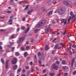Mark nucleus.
Instances as JSON below:
<instances>
[{"mask_svg":"<svg viewBox=\"0 0 76 76\" xmlns=\"http://www.w3.org/2000/svg\"><path fill=\"white\" fill-rule=\"evenodd\" d=\"M15 55L16 56H18L19 55V53L18 52H16L15 53Z\"/></svg>","mask_w":76,"mask_h":76,"instance_id":"obj_22","label":"nucleus"},{"mask_svg":"<svg viewBox=\"0 0 76 76\" xmlns=\"http://www.w3.org/2000/svg\"><path fill=\"white\" fill-rule=\"evenodd\" d=\"M25 68L26 69H29V67L28 66H25Z\"/></svg>","mask_w":76,"mask_h":76,"instance_id":"obj_21","label":"nucleus"},{"mask_svg":"<svg viewBox=\"0 0 76 76\" xmlns=\"http://www.w3.org/2000/svg\"><path fill=\"white\" fill-rule=\"evenodd\" d=\"M47 74H45L44 75V76H47Z\"/></svg>","mask_w":76,"mask_h":76,"instance_id":"obj_61","label":"nucleus"},{"mask_svg":"<svg viewBox=\"0 0 76 76\" xmlns=\"http://www.w3.org/2000/svg\"><path fill=\"white\" fill-rule=\"evenodd\" d=\"M49 29V28H47V29L45 30V32H46V33H48V32Z\"/></svg>","mask_w":76,"mask_h":76,"instance_id":"obj_20","label":"nucleus"},{"mask_svg":"<svg viewBox=\"0 0 76 76\" xmlns=\"http://www.w3.org/2000/svg\"><path fill=\"white\" fill-rule=\"evenodd\" d=\"M4 31V30L1 29L0 30V31H1V32H2V31Z\"/></svg>","mask_w":76,"mask_h":76,"instance_id":"obj_57","label":"nucleus"},{"mask_svg":"<svg viewBox=\"0 0 76 76\" xmlns=\"http://www.w3.org/2000/svg\"><path fill=\"white\" fill-rule=\"evenodd\" d=\"M22 72H23V73H24V72H25V69H23Z\"/></svg>","mask_w":76,"mask_h":76,"instance_id":"obj_49","label":"nucleus"},{"mask_svg":"<svg viewBox=\"0 0 76 76\" xmlns=\"http://www.w3.org/2000/svg\"><path fill=\"white\" fill-rule=\"evenodd\" d=\"M28 54L27 53V52H25L24 54V56L25 57H26V56H27V55Z\"/></svg>","mask_w":76,"mask_h":76,"instance_id":"obj_24","label":"nucleus"},{"mask_svg":"<svg viewBox=\"0 0 76 76\" xmlns=\"http://www.w3.org/2000/svg\"><path fill=\"white\" fill-rule=\"evenodd\" d=\"M52 13H53V11H50L46 15L47 16H50V15H51Z\"/></svg>","mask_w":76,"mask_h":76,"instance_id":"obj_9","label":"nucleus"},{"mask_svg":"<svg viewBox=\"0 0 76 76\" xmlns=\"http://www.w3.org/2000/svg\"><path fill=\"white\" fill-rule=\"evenodd\" d=\"M73 12H71L70 13V15H71V16H72V15H73Z\"/></svg>","mask_w":76,"mask_h":76,"instance_id":"obj_37","label":"nucleus"},{"mask_svg":"<svg viewBox=\"0 0 76 76\" xmlns=\"http://www.w3.org/2000/svg\"><path fill=\"white\" fill-rule=\"evenodd\" d=\"M13 59L14 60L12 61V64H16V62H17V59L16 58H13Z\"/></svg>","mask_w":76,"mask_h":76,"instance_id":"obj_5","label":"nucleus"},{"mask_svg":"<svg viewBox=\"0 0 76 76\" xmlns=\"http://www.w3.org/2000/svg\"><path fill=\"white\" fill-rule=\"evenodd\" d=\"M56 39H55L53 40V42H54V41H56Z\"/></svg>","mask_w":76,"mask_h":76,"instance_id":"obj_60","label":"nucleus"},{"mask_svg":"<svg viewBox=\"0 0 76 76\" xmlns=\"http://www.w3.org/2000/svg\"><path fill=\"white\" fill-rule=\"evenodd\" d=\"M45 49L46 50H47L49 49V47L47 45H46L45 47Z\"/></svg>","mask_w":76,"mask_h":76,"instance_id":"obj_14","label":"nucleus"},{"mask_svg":"<svg viewBox=\"0 0 76 76\" xmlns=\"http://www.w3.org/2000/svg\"><path fill=\"white\" fill-rule=\"evenodd\" d=\"M69 54L70 56H72V53L70 50H69Z\"/></svg>","mask_w":76,"mask_h":76,"instance_id":"obj_31","label":"nucleus"},{"mask_svg":"<svg viewBox=\"0 0 76 76\" xmlns=\"http://www.w3.org/2000/svg\"><path fill=\"white\" fill-rule=\"evenodd\" d=\"M64 3L66 6H68L69 5H72V3L70 1H64Z\"/></svg>","mask_w":76,"mask_h":76,"instance_id":"obj_3","label":"nucleus"},{"mask_svg":"<svg viewBox=\"0 0 76 76\" xmlns=\"http://www.w3.org/2000/svg\"><path fill=\"white\" fill-rule=\"evenodd\" d=\"M21 50H22V51H24V50H25V48H21Z\"/></svg>","mask_w":76,"mask_h":76,"instance_id":"obj_28","label":"nucleus"},{"mask_svg":"<svg viewBox=\"0 0 76 76\" xmlns=\"http://www.w3.org/2000/svg\"><path fill=\"white\" fill-rule=\"evenodd\" d=\"M53 3L54 4H55L56 3V0H53Z\"/></svg>","mask_w":76,"mask_h":76,"instance_id":"obj_29","label":"nucleus"},{"mask_svg":"<svg viewBox=\"0 0 76 76\" xmlns=\"http://www.w3.org/2000/svg\"><path fill=\"white\" fill-rule=\"evenodd\" d=\"M31 72H34V69H32L31 70Z\"/></svg>","mask_w":76,"mask_h":76,"instance_id":"obj_55","label":"nucleus"},{"mask_svg":"<svg viewBox=\"0 0 76 76\" xmlns=\"http://www.w3.org/2000/svg\"><path fill=\"white\" fill-rule=\"evenodd\" d=\"M12 21H13V20L12 19H10L9 20V22H12Z\"/></svg>","mask_w":76,"mask_h":76,"instance_id":"obj_35","label":"nucleus"},{"mask_svg":"<svg viewBox=\"0 0 76 76\" xmlns=\"http://www.w3.org/2000/svg\"><path fill=\"white\" fill-rule=\"evenodd\" d=\"M58 44H57L55 45V47L54 48L55 49V50H56L57 48H58V49H60L61 48V47H58Z\"/></svg>","mask_w":76,"mask_h":76,"instance_id":"obj_6","label":"nucleus"},{"mask_svg":"<svg viewBox=\"0 0 76 76\" xmlns=\"http://www.w3.org/2000/svg\"><path fill=\"white\" fill-rule=\"evenodd\" d=\"M17 31L18 32L19 31V28H18L17 29Z\"/></svg>","mask_w":76,"mask_h":76,"instance_id":"obj_51","label":"nucleus"},{"mask_svg":"<svg viewBox=\"0 0 76 76\" xmlns=\"http://www.w3.org/2000/svg\"><path fill=\"white\" fill-rule=\"evenodd\" d=\"M49 75L50 76H54L55 74H54V73H50Z\"/></svg>","mask_w":76,"mask_h":76,"instance_id":"obj_19","label":"nucleus"},{"mask_svg":"<svg viewBox=\"0 0 76 76\" xmlns=\"http://www.w3.org/2000/svg\"><path fill=\"white\" fill-rule=\"evenodd\" d=\"M37 32H38V29H37L34 31V32H35V33H37Z\"/></svg>","mask_w":76,"mask_h":76,"instance_id":"obj_33","label":"nucleus"},{"mask_svg":"<svg viewBox=\"0 0 76 76\" xmlns=\"http://www.w3.org/2000/svg\"><path fill=\"white\" fill-rule=\"evenodd\" d=\"M10 76H14V75L13 74H11L10 75Z\"/></svg>","mask_w":76,"mask_h":76,"instance_id":"obj_48","label":"nucleus"},{"mask_svg":"<svg viewBox=\"0 0 76 76\" xmlns=\"http://www.w3.org/2000/svg\"><path fill=\"white\" fill-rule=\"evenodd\" d=\"M74 62H75V58H73L72 60V61L71 63V64H72L71 66L72 67H73V63H74Z\"/></svg>","mask_w":76,"mask_h":76,"instance_id":"obj_12","label":"nucleus"},{"mask_svg":"<svg viewBox=\"0 0 76 76\" xmlns=\"http://www.w3.org/2000/svg\"><path fill=\"white\" fill-rule=\"evenodd\" d=\"M64 8L62 7H59L58 10H56L54 12L55 13H58L59 15H63L64 13V11L65 10H64Z\"/></svg>","mask_w":76,"mask_h":76,"instance_id":"obj_1","label":"nucleus"},{"mask_svg":"<svg viewBox=\"0 0 76 76\" xmlns=\"http://www.w3.org/2000/svg\"><path fill=\"white\" fill-rule=\"evenodd\" d=\"M29 28L28 27L26 29V31H25V33H27L28 32V31H29Z\"/></svg>","mask_w":76,"mask_h":76,"instance_id":"obj_15","label":"nucleus"},{"mask_svg":"<svg viewBox=\"0 0 76 76\" xmlns=\"http://www.w3.org/2000/svg\"><path fill=\"white\" fill-rule=\"evenodd\" d=\"M38 56L39 57V58L40 59H42V58H40V57H42V56H41V53H40V52H39L38 54Z\"/></svg>","mask_w":76,"mask_h":76,"instance_id":"obj_11","label":"nucleus"},{"mask_svg":"<svg viewBox=\"0 0 76 76\" xmlns=\"http://www.w3.org/2000/svg\"><path fill=\"white\" fill-rule=\"evenodd\" d=\"M7 13H11V11H7Z\"/></svg>","mask_w":76,"mask_h":76,"instance_id":"obj_47","label":"nucleus"},{"mask_svg":"<svg viewBox=\"0 0 76 76\" xmlns=\"http://www.w3.org/2000/svg\"><path fill=\"white\" fill-rule=\"evenodd\" d=\"M73 47H74V48H75V47H76V45H73Z\"/></svg>","mask_w":76,"mask_h":76,"instance_id":"obj_50","label":"nucleus"},{"mask_svg":"<svg viewBox=\"0 0 76 76\" xmlns=\"http://www.w3.org/2000/svg\"><path fill=\"white\" fill-rule=\"evenodd\" d=\"M32 12V10H31L30 11H29L28 12V14H30L31 13V12Z\"/></svg>","mask_w":76,"mask_h":76,"instance_id":"obj_27","label":"nucleus"},{"mask_svg":"<svg viewBox=\"0 0 76 76\" xmlns=\"http://www.w3.org/2000/svg\"><path fill=\"white\" fill-rule=\"evenodd\" d=\"M66 31H65L62 34L63 35H65L66 34Z\"/></svg>","mask_w":76,"mask_h":76,"instance_id":"obj_41","label":"nucleus"},{"mask_svg":"<svg viewBox=\"0 0 76 76\" xmlns=\"http://www.w3.org/2000/svg\"><path fill=\"white\" fill-rule=\"evenodd\" d=\"M26 43L27 44H28V41H27L26 42Z\"/></svg>","mask_w":76,"mask_h":76,"instance_id":"obj_58","label":"nucleus"},{"mask_svg":"<svg viewBox=\"0 0 76 76\" xmlns=\"http://www.w3.org/2000/svg\"><path fill=\"white\" fill-rule=\"evenodd\" d=\"M21 76H25V74H23L21 75Z\"/></svg>","mask_w":76,"mask_h":76,"instance_id":"obj_52","label":"nucleus"},{"mask_svg":"<svg viewBox=\"0 0 76 76\" xmlns=\"http://www.w3.org/2000/svg\"><path fill=\"white\" fill-rule=\"evenodd\" d=\"M21 71V69L20 68L19 69H18L17 70L18 72H20Z\"/></svg>","mask_w":76,"mask_h":76,"instance_id":"obj_26","label":"nucleus"},{"mask_svg":"<svg viewBox=\"0 0 76 76\" xmlns=\"http://www.w3.org/2000/svg\"><path fill=\"white\" fill-rule=\"evenodd\" d=\"M9 60H7L6 61V69H7L9 67L8 66V62H9Z\"/></svg>","mask_w":76,"mask_h":76,"instance_id":"obj_8","label":"nucleus"},{"mask_svg":"<svg viewBox=\"0 0 76 76\" xmlns=\"http://www.w3.org/2000/svg\"><path fill=\"white\" fill-rule=\"evenodd\" d=\"M14 50H15V47H14L12 48V51H13Z\"/></svg>","mask_w":76,"mask_h":76,"instance_id":"obj_39","label":"nucleus"},{"mask_svg":"<svg viewBox=\"0 0 76 76\" xmlns=\"http://www.w3.org/2000/svg\"><path fill=\"white\" fill-rule=\"evenodd\" d=\"M71 17H70V18L68 19V22H69V21L70 20V19H71Z\"/></svg>","mask_w":76,"mask_h":76,"instance_id":"obj_36","label":"nucleus"},{"mask_svg":"<svg viewBox=\"0 0 76 76\" xmlns=\"http://www.w3.org/2000/svg\"><path fill=\"white\" fill-rule=\"evenodd\" d=\"M42 11L43 12H46V11H47V10L45 9V8H44V7H43L42 8Z\"/></svg>","mask_w":76,"mask_h":76,"instance_id":"obj_17","label":"nucleus"},{"mask_svg":"<svg viewBox=\"0 0 76 76\" xmlns=\"http://www.w3.org/2000/svg\"><path fill=\"white\" fill-rule=\"evenodd\" d=\"M64 75L65 76H67V73H65L64 74Z\"/></svg>","mask_w":76,"mask_h":76,"instance_id":"obj_45","label":"nucleus"},{"mask_svg":"<svg viewBox=\"0 0 76 76\" xmlns=\"http://www.w3.org/2000/svg\"><path fill=\"white\" fill-rule=\"evenodd\" d=\"M1 61L2 63H3V64H4V60H3V59L1 58Z\"/></svg>","mask_w":76,"mask_h":76,"instance_id":"obj_23","label":"nucleus"},{"mask_svg":"<svg viewBox=\"0 0 76 76\" xmlns=\"http://www.w3.org/2000/svg\"><path fill=\"white\" fill-rule=\"evenodd\" d=\"M3 48L1 46H0V49H2Z\"/></svg>","mask_w":76,"mask_h":76,"instance_id":"obj_56","label":"nucleus"},{"mask_svg":"<svg viewBox=\"0 0 76 76\" xmlns=\"http://www.w3.org/2000/svg\"><path fill=\"white\" fill-rule=\"evenodd\" d=\"M75 18V15H73L72 17H71V19H73Z\"/></svg>","mask_w":76,"mask_h":76,"instance_id":"obj_42","label":"nucleus"},{"mask_svg":"<svg viewBox=\"0 0 76 76\" xmlns=\"http://www.w3.org/2000/svg\"><path fill=\"white\" fill-rule=\"evenodd\" d=\"M62 68L63 70H66V69H68V67L66 66H62Z\"/></svg>","mask_w":76,"mask_h":76,"instance_id":"obj_13","label":"nucleus"},{"mask_svg":"<svg viewBox=\"0 0 76 76\" xmlns=\"http://www.w3.org/2000/svg\"><path fill=\"white\" fill-rule=\"evenodd\" d=\"M52 67L53 68V69H54L56 70H57V69H58V66L56 65L55 64H54L52 66Z\"/></svg>","mask_w":76,"mask_h":76,"instance_id":"obj_4","label":"nucleus"},{"mask_svg":"<svg viewBox=\"0 0 76 76\" xmlns=\"http://www.w3.org/2000/svg\"><path fill=\"white\" fill-rule=\"evenodd\" d=\"M17 67H18V66L15 65L13 67V69L14 70H16L17 69Z\"/></svg>","mask_w":76,"mask_h":76,"instance_id":"obj_16","label":"nucleus"},{"mask_svg":"<svg viewBox=\"0 0 76 76\" xmlns=\"http://www.w3.org/2000/svg\"><path fill=\"white\" fill-rule=\"evenodd\" d=\"M29 46H28L26 47V49H29Z\"/></svg>","mask_w":76,"mask_h":76,"instance_id":"obj_44","label":"nucleus"},{"mask_svg":"<svg viewBox=\"0 0 76 76\" xmlns=\"http://www.w3.org/2000/svg\"><path fill=\"white\" fill-rule=\"evenodd\" d=\"M36 69H37V70H38V68H37V67H36Z\"/></svg>","mask_w":76,"mask_h":76,"instance_id":"obj_63","label":"nucleus"},{"mask_svg":"<svg viewBox=\"0 0 76 76\" xmlns=\"http://www.w3.org/2000/svg\"><path fill=\"white\" fill-rule=\"evenodd\" d=\"M63 44L62 43H61L60 44V45L62 46Z\"/></svg>","mask_w":76,"mask_h":76,"instance_id":"obj_53","label":"nucleus"},{"mask_svg":"<svg viewBox=\"0 0 76 76\" xmlns=\"http://www.w3.org/2000/svg\"><path fill=\"white\" fill-rule=\"evenodd\" d=\"M28 5H27L26 8L25 9V10H26V9H28Z\"/></svg>","mask_w":76,"mask_h":76,"instance_id":"obj_38","label":"nucleus"},{"mask_svg":"<svg viewBox=\"0 0 76 76\" xmlns=\"http://www.w3.org/2000/svg\"><path fill=\"white\" fill-rule=\"evenodd\" d=\"M46 22V20H43L42 22H40L37 25L36 27L37 28H39V27H40L41 25H44V24Z\"/></svg>","mask_w":76,"mask_h":76,"instance_id":"obj_2","label":"nucleus"},{"mask_svg":"<svg viewBox=\"0 0 76 76\" xmlns=\"http://www.w3.org/2000/svg\"><path fill=\"white\" fill-rule=\"evenodd\" d=\"M62 64H66V61H63L62 62Z\"/></svg>","mask_w":76,"mask_h":76,"instance_id":"obj_30","label":"nucleus"},{"mask_svg":"<svg viewBox=\"0 0 76 76\" xmlns=\"http://www.w3.org/2000/svg\"><path fill=\"white\" fill-rule=\"evenodd\" d=\"M39 64H41V61L40 60H39Z\"/></svg>","mask_w":76,"mask_h":76,"instance_id":"obj_40","label":"nucleus"},{"mask_svg":"<svg viewBox=\"0 0 76 76\" xmlns=\"http://www.w3.org/2000/svg\"><path fill=\"white\" fill-rule=\"evenodd\" d=\"M13 18V17L12 16H11L10 17V19H12Z\"/></svg>","mask_w":76,"mask_h":76,"instance_id":"obj_64","label":"nucleus"},{"mask_svg":"<svg viewBox=\"0 0 76 76\" xmlns=\"http://www.w3.org/2000/svg\"><path fill=\"white\" fill-rule=\"evenodd\" d=\"M25 39V38L24 37H21L19 39V41L20 42H21L22 41H23V40Z\"/></svg>","mask_w":76,"mask_h":76,"instance_id":"obj_10","label":"nucleus"},{"mask_svg":"<svg viewBox=\"0 0 76 76\" xmlns=\"http://www.w3.org/2000/svg\"><path fill=\"white\" fill-rule=\"evenodd\" d=\"M61 23H64V25H66L67 23V22H66V20L64 19H62L61 20Z\"/></svg>","mask_w":76,"mask_h":76,"instance_id":"obj_7","label":"nucleus"},{"mask_svg":"<svg viewBox=\"0 0 76 76\" xmlns=\"http://www.w3.org/2000/svg\"><path fill=\"white\" fill-rule=\"evenodd\" d=\"M76 74V71H75L73 73V74L74 75H75V74Z\"/></svg>","mask_w":76,"mask_h":76,"instance_id":"obj_34","label":"nucleus"},{"mask_svg":"<svg viewBox=\"0 0 76 76\" xmlns=\"http://www.w3.org/2000/svg\"><path fill=\"white\" fill-rule=\"evenodd\" d=\"M43 73H45V70H43Z\"/></svg>","mask_w":76,"mask_h":76,"instance_id":"obj_59","label":"nucleus"},{"mask_svg":"<svg viewBox=\"0 0 76 76\" xmlns=\"http://www.w3.org/2000/svg\"><path fill=\"white\" fill-rule=\"evenodd\" d=\"M25 18L24 17L23 19V21H25Z\"/></svg>","mask_w":76,"mask_h":76,"instance_id":"obj_43","label":"nucleus"},{"mask_svg":"<svg viewBox=\"0 0 76 76\" xmlns=\"http://www.w3.org/2000/svg\"><path fill=\"white\" fill-rule=\"evenodd\" d=\"M56 63L58 64H60V62L58 61H56Z\"/></svg>","mask_w":76,"mask_h":76,"instance_id":"obj_32","label":"nucleus"},{"mask_svg":"<svg viewBox=\"0 0 76 76\" xmlns=\"http://www.w3.org/2000/svg\"><path fill=\"white\" fill-rule=\"evenodd\" d=\"M30 64L31 65H32V62H31Z\"/></svg>","mask_w":76,"mask_h":76,"instance_id":"obj_54","label":"nucleus"},{"mask_svg":"<svg viewBox=\"0 0 76 76\" xmlns=\"http://www.w3.org/2000/svg\"><path fill=\"white\" fill-rule=\"evenodd\" d=\"M21 29H22V30H24V29H25V27L23 26L21 27Z\"/></svg>","mask_w":76,"mask_h":76,"instance_id":"obj_25","label":"nucleus"},{"mask_svg":"<svg viewBox=\"0 0 76 76\" xmlns=\"http://www.w3.org/2000/svg\"><path fill=\"white\" fill-rule=\"evenodd\" d=\"M61 75V73H59V74H58V76H60Z\"/></svg>","mask_w":76,"mask_h":76,"instance_id":"obj_46","label":"nucleus"},{"mask_svg":"<svg viewBox=\"0 0 76 76\" xmlns=\"http://www.w3.org/2000/svg\"><path fill=\"white\" fill-rule=\"evenodd\" d=\"M14 38V34H13L10 37V39H13V38Z\"/></svg>","mask_w":76,"mask_h":76,"instance_id":"obj_18","label":"nucleus"},{"mask_svg":"<svg viewBox=\"0 0 76 76\" xmlns=\"http://www.w3.org/2000/svg\"><path fill=\"white\" fill-rule=\"evenodd\" d=\"M0 45H2V42H0Z\"/></svg>","mask_w":76,"mask_h":76,"instance_id":"obj_62","label":"nucleus"}]
</instances>
